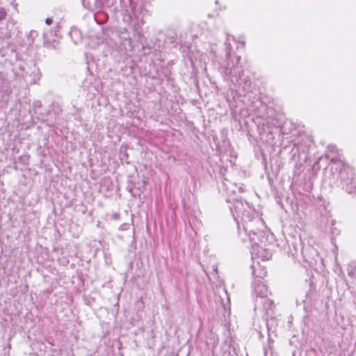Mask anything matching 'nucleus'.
<instances>
[{"label": "nucleus", "instance_id": "obj_1", "mask_svg": "<svg viewBox=\"0 0 356 356\" xmlns=\"http://www.w3.org/2000/svg\"><path fill=\"white\" fill-rule=\"evenodd\" d=\"M253 295L257 298L264 299L268 296V289L261 280H254L253 284Z\"/></svg>", "mask_w": 356, "mask_h": 356}, {"label": "nucleus", "instance_id": "obj_2", "mask_svg": "<svg viewBox=\"0 0 356 356\" xmlns=\"http://www.w3.org/2000/svg\"><path fill=\"white\" fill-rule=\"evenodd\" d=\"M251 268L254 280H261L266 275L267 272L265 268L261 266L258 261H255L254 258H253Z\"/></svg>", "mask_w": 356, "mask_h": 356}, {"label": "nucleus", "instance_id": "obj_3", "mask_svg": "<svg viewBox=\"0 0 356 356\" xmlns=\"http://www.w3.org/2000/svg\"><path fill=\"white\" fill-rule=\"evenodd\" d=\"M348 274L353 278L356 279V261L351 263L348 270Z\"/></svg>", "mask_w": 356, "mask_h": 356}, {"label": "nucleus", "instance_id": "obj_4", "mask_svg": "<svg viewBox=\"0 0 356 356\" xmlns=\"http://www.w3.org/2000/svg\"><path fill=\"white\" fill-rule=\"evenodd\" d=\"M252 254H255L257 257H261L263 258V260L267 259L268 258L266 257H263L262 255H260L259 250H256V248L254 246L252 247Z\"/></svg>", "mask_w": 356, "mask_h": 356}, {"label": "nucleus", "instance_id": "obj_5", "mask_svg": "<svg viewBox=\"0 0 356 356\" xmlns=\"http://www.w3.org/2000/svg\"><path fill=\"white\" fill-rule=\"evenodd\" d=\"M7 15L5 9L0 8V20L4 19Z\"/></svg>", "mask_w": 356, "mask_h": 356}, {"label": "nucleus", "instance_id": "obj_6", "mask_svg": "<svg viewBox=\"0 0 356 356\" xmlns=\"http://www.w3.org/2000/svg\"><path fill=\"white\" fill-rule=\"evenodd\" d=\"M47 24H51L52 23V19L51 18H47L45 20Z\"/></svg>", "mask_w": 356, "mask_h": 356}, {"label": "nucleus", "instance_id": "obj_7", "mask_svg": "<svg viewBox=\"0 0 356 356\" xmlns=\"http://www.w3.org/2000/svg\"><path fill=\"white\" fill-rule=\"evenodd\" d=\"M264 301H265L266 303L269 304V305H270V304H271L270 300H268V299H265V300H264Z\"/></svg>", "mask_w": 356, "mask_h": 356}]
</instances>
